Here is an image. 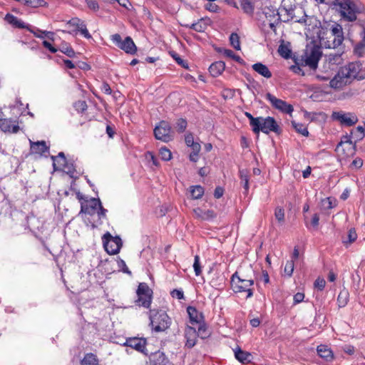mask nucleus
<instances>
[{"label": "nucleus", "mask_w": 365, "mask_h": 365, "mask_svg": "<svg viewBox=\"0 0 365 365\" xmlns=\"http://www.w3.org/2000/svg\"><path fill=\"white\" fill-rule=\"evenodd\" d=\"M332 4L341 19L349 22L355 21L362 9L358 0H334Z\"/></svg>", "instance_id": "1"}, {"label": "nucleus", "mask_w": 365, "mask_h": 365, "mask_svg": "<svg viewBox=\"0 0 365 365\" xmlns=\"http://www.w3.org/2000/svg\"><path fill=\"white\" fill-rule=\"evenodd\" d=\"M279 11L281 21L283 22H288L291 20L298 23L306 22L305 19H300L297 15L304 14V11L297 6L294 0H282Z\"/></svg>", "instance_id": "2"}, {"label": "nucleus", "mask_w": 365, "mask_h": 365, "mask_svg": "<svg viewBox=\"0 0 365 365\" xmlns=\"http://www.w3.org/2000/svg\"><path fill=\"white\" fill-rule=\"evenodd\" d=\"M257 125H254L252 129L255 133L257 134L260 131L265 134H269L270 132L277 134L281 133V129L273 117H257Z\"/></svg>", "instance_id": "3"}, {"label": "nucleus", "mask_w": 365, "mask_h": 365, "mask_svg": "<svg viewBox=\"0 0 365 365\" xmlns=\"http://www.w3.org/2000/svg\"><path fill=\"white\" fill-rule=\"evenodd\" d=\"M232 287L235 292H247V298H250L253 295V291L251 288L254 284L252 279L242 278L235 272L231 278Z\"/></svg>", "instance_id": "4"}, {"label": "nucleus", "mask_w": 365, "mask_h": 365, "mask_svg": "<svg viewBox=\"0 0 365 365\" xmlns=\"http://www.w3.org/2000/svg\"><path fill=\"white\" fill-rule=\"evenodd\" d=\"M150 324L153 329L157 331H163L169 328L170 319L165 312H158L150 316Z\"/></svg>", "instance_id": "5"}, {"label": "nucleus", "mask_w": 365, "mask_h": 365, "mask_svg": "<svg viewBox=\"0 0 365 365\" xmlns=\"http://www.w3.org/2000/svg\"><path fill=\"white\" fill-rule=\"evenodd\" d=\"M154 135L156 139L164 143H168L173 140L174 132L170 124L165 120H162L154 128Z\"/></svg>", "instance_id": "6"}, {"label": "nucleus", "mask_w": 365, "mask_h": 365, "mask_svg": "<svg viewBox=\"0 0 365 365\" xmlns=\"http://www.w3.org/2000/svg\"><path fill=\"white\" fill-rule=\"evenodd\" d=\"M322 56L320 48L317 46H312L307 48L302 56V60L305 66H309L310 68L315 70L317 68L318 62Z\"/></svg>", "instance_id": "7"}, {"label": "nucleus", "mask_w": 365, "mask_h": 365, "mask_svg": "<svg viewBox=\"0 0 365 365\" xmlns=\"http://www.w3.org/2000/svg\"><path fill=\"white\" fill-rule=\"evenodd\" d=\"M103 243L106 251L109 255L118 254L122 247L121 239L118 236L113 237L109 232H106L103 236Z\"/></svg>", "instance_id": "8"}, {"label": "nucleus", "mask_w": 365, "mask_h": 365, "mask_svg": "<svg viewBox=\"0 0 365 365\" xmlns=\"http://www.w3.org/2000/svg\"><path fill=\"white\" fill-rule=\"evenodd\" d=\"M111 40L118 48L127 53L134 54L137 51V47L130 36H127L123 41L120 35L115 34L111 36Z\"/></svg>", "instance_id": "9"}, {"label": "nucleus", "mask_w": 365, "mask_h": 365, "mask_svg": "<svg viewBox=\"0 0 365 365\" xmlns=\"http://www.w3.org/2000/svg\"><path fill=\"white\" fill-rule=\"evenodd\" d=\"M265 98L270 103L274 108L282 113L291 114L294 110V108L291 104L287 103L282 99L277 98L270 93H267L265 95Z\"/></svg>", "instance_id": "10"}, {"label": "nucleus", "mask_w": 365, "mask_h": 365, "mask_svg": "<svg viewBox=\"0 0 365 365\" xmlns=\"http://www.w3.org/2000/svg\"><path fill=\"white\" fill-rule=\"evenodd\" d=\"M341 75H345L351 81V79H362L364 77L359 74L361 70V64L359 62H351L341 68Z\"/></svg>", "instance_id": "11"}, {"label": "nucleus", "mask_w": 365, "mask_h": 365, "mask_svg": "<svg viewBox=\"0 0 365 365\" xmlns=\"http://www.w3.org/2000/svg\"><path fill=\"white\" fill-rule=\"evenodd\" d=\"M263 14L268 21L269 28L275 31L276 26L282 21L279 9H276L272 6L265 7Z\"/></svg>", "instance_id": "12"}, {"label": "nucleus", "mask_w": 365, "mask_h": 365, "mask_svg": "<svg viewBox=\"0 0 365 365\" xmlns=\"http://www.w3.org/2000/svg\"><path fill=\"white\" fill-rule=\"evenodd\" d=\"M98 206H101V200L98 198L92 197L90 200L81 202L80 213L93 215L96 213Z\"/></svg>", "instance_id": "13"}, {"label": "nucleus", "mask_w": 365, "mask_h": 365, "mask_svg": "<svg viewBox=\"0 0 365 365\" xmlns=\"http://www.w3.org/2000/svg\"><path fill=\"white\" fill-rule=\"evenodd\" d=\"M332 118L346 126H351L358 121L357 117L354 114L350 113H344L343 112H334L332 113Z\"/></svg>", "instance_id": "14"}, {"label": "nucleus", "mask_w": 365, "mask_h": 365, "mask_svg": "<svg viewBox=\"0 0 365 365\" xmlns=\"http://www.w3.org/2000/svg\"><path fill=\"white\" fill-rule=\"evenodd\" d=\"M330 30L331 35L334 36V40L332 41V46L329 45V47L335 48L341 45L344 41L343 29L340 24L334 23L331 26Z\"/></svg>", "instance_id": "15"}, {"label": "nucleus", "mask_w": 365, "mask_h": 365, "mask_svg": "<svg viewBox=\"0 0 365 365\" xmlns=\"http://www.w3.org/2000/svg\"><path fill=\"white\" fill-rule=\"evenodd\" d=\"M350 82L345 75H341V69L340 68L334 77L330 80L329 85L331 88L338 89L341 88Z\"/></svg>", "instance_id": "16"}, {"label": "nucleus", "mask_w": 365, "mask_h": 365, "mask_svg": "<svg viewBox=\"0 0 365 365\" xmlns=\"http://www.w3.org/2000/svg\"><path fill=\"white\" fill-rule=\"evenodd\" d=\"M126 344L138 351L145 354L146 339L144 338H130L127 340Z\"/></svg>", "instance_id": "17"}, {"label": "nucleus", "mask_w": 365, "mask_h": 365, "mask_svg": "<svg viewBox=\"0 0 365 365\" xmlns=\"http://www.w3.org/2000/svg\"><path fill=\"white\" fill-rule=\"evenodd\" d=\"M0 130L4 133L9 132L16 133L19 126L14 123L11 119L0 118Z\"/></svg>", "instance_id": "18"}, {"label": "nucleus", "mask_w": 365, "mask_h": 365, "mask_svg": "<svg viewBox=\"0 0 365 365\" xmlns=\"http://www.w3.org/2000/svg\"><path fill=\"white\" fill-rule=\"evenodd\" d=\"M198 333L195 328L192 327H187L185 331V337L186 339L185 346L188 348L193 347L197 341Z\"/></svg>", "instance_id": "19"}, {"label": "nucleus", "mask_w": 365, "mask_h": 365, "mask_svg": "<svg viewBox=\"0 0 365 365\" xmlns=\"http://www.w3.org/2000/svg\"><path fill=\"white\" fill-rule=\"evenodd\" d=\"M150 365H173L164 353L158 351L152 356Z\"/></svg>", "instance_id": "20"}, {"label": "nucleus", "mask_w": 365, "mask_h": 365, "mask_svg": "<svg viewBox=\"0 0 365 365\" xmlns=\"http://www.w3.org/2000/svg\"><path fill=\"white\" fill-rule=\"evenodd\" d=\"M187 312L189 315L191 323L200 324L203 321V315L194 307L189 306L187 308Z\"/></svg>", "instance_id": "21"}, {"label": "nucleus", "mask_w": 365, "mask_h": 365, "mask_svg": "<svg viewBox=\"0 0 365 365\" xmlns=\"http://www.w3.org/2000/svg\"><path fill=\"white\" fill-rule=\"evenodd\" d=\"M235 356L240 362L242 364L250 363L252 359V355L250 352L242 350L239 346L234 349Z\"/></svg>", "instance_id": "22"}, {"label": "nucleus", "mask_w": 365, "mask_h": 365, "mask_svg": "<svg viewBox=\"0 0 365 365\" xmlns=\"http://www.w3.org/2000/svg\"><path fill=\"white\" fill-rule=\"evenodd\" d=\"M317 353L319 356L326 360L327 361H331L334 359V354L331 349L328 348L327 346L321 344L317 346Z\"/></svg>", "instance_id": "23"}, {"label": "nucleus", "mask_w": 365, "mask_h": 365, "mask_svg": "<svg viewBox=\"0 0 365 365\" xmlns=\"http://www.w3.org/2000/svg\"><path fill=\"white\" fill-rule=\"evenodd\" d=\"M252 68L255 72L266 78H270L272 76L268 67L262 63H256L252 66Z\"/></svg>", "instance_id": "24"}, {"label": "nucleus", "mask_w": 365, "mask_h": 365, "mask_svg": "<svg viewBox=\"0 0 365 365\" xmlns=\"http://www.w3.org/2000/svg\"><path fill=\"white\" fill-rule=\"evenodd\" d=\"M225 68V63L222 61L212 63L209 67V72L213 77L220 76Z\"/></svg>", "instance_id": "25"}, {"label": "nucleus", "mask_w": 365, "mask_h": 365, "mask_svg": "<svg viewBox=\"0 0 365 365\" xmlns=\"http://www.w3.org/2000/svg\"><path fill=\"white\" fill-rule=\"evenodd\" d=\"M206 21H209L210 20L202 18L195 23H192V24H184L183 26L197 32H203L207 27V23Z\"/></svg>", "instance_id": "26"}, {"label": "nucleus", "mask_w": 365, "mask_h": 365, "mask_svg": "<svg viewBox=\"0 0 365 365\" xmlns=\"http://www.w3.org/2000/svg\"><path fill=\"white\" fill-rule=\"evenodd\" d=\"M5 20L16 28L28 29V26L25 24L21 20L14 16L12 14H7L5 16Z\"/></svg>", "instance_id": "27"}, {"label": "nucleus", "mask_w": 365, "mask_h": 365, "mask_svg": "<svg viewBox=\"0 0 365 365\" xmlns=\"http://www.w3.org/2000/svg\"><path fill=\"white\" fill-rule=\"evenodd\" d=\"M240 6L243 11L248 14L252 15L255 11V0H240Z\"/></svg>", "instance_id": "28"}, {"label": "nucleus", "mask_w": 365, "mask_h": 365, "mask_svg": "<svg viewBox=\"0 0 365 365\" xmlns=\"http://www.w3.org/2000/svg\"><path fill=\"white\" fill-rule=\"evenodd\" d=\"M31 149L33 153L43 154L46 153L48 148L46 146L45 141H38L36 143H31Z\"/></svg>", "instance_id": "29"}, {"label": "nucleus", "mask_w": 365, "mask_h": 365, "mask_svg": "<svg viewBox=\"0 0 365 365\" xmlns=\"http://www.w3.org/2000/svg\"><path fill=\"white\" fill-rule=\"evenodd\" d=\"M194 212L197 217L205 220H210L216 217L215 212L212 210L203 211L200 208H197L194 210Z\"/></svg>", "instance_id": "30"}, {"label": "nucleus", "mask_w": 365, "mask_h": 365, "mask_svg": "<svg viewBox=\"0 0 365 365\" xmlns=\"http://www.w3.org/2000/svg\"><path fill=\"white\" fill-rule=\"evenodd\" d=\"M81 365H99L98 359L93 354L88 353L81 360Z\"/></svg>", "instance_id": "31"}, {"label": "nucleus", "mask_w": 365, "mask_h": 365, "mask_svg": "<svg viewBox=\"0 0 365 365\" xmlns=\"http://www.w3.org/2000/svg\"><path fill=\"white\" fill-rule=\"evenodd\" d=\"M190 192L193 199H200L204 194V188L200 185H194L190 187Z\"/></svg>", "instance_id": "32"}, {"label": "nucleus", "mask_w": 365, "mask_h": 365, "mask_svg": "<svg viewBox=\"0 0 365 365\" xmlns=\"http://www.w3.org/2000/svg\"><path fill=\"white\" fill-rule=\"evenodd\" d=\"M349 299V292L347 290H341L337 297V302L339 307H344L346 305Z\"/></svg>", "instance_id": "33"}, {"label": "nucleus", "mask_w": 365, "mask_h": 365, "mask_svg": "<svg viewBox=\"0 0 365 365\" xmlns=\"http://www.w3.org/2000/svg\"><path fill=\"white\" fill-rule=\"evenodd\" d=\"M292 125L298 133L306 137L309 135L307 128L302 123H297L296 121L292 120Z\"/></svg>", "instance_id": "34"}, {"label": "nucleus", "mask_w": 365, "mask_h": 365, "mask_svg": "<svg viewBox=\"0 0 365 365\" xmlns=\"http://www.w3.org/2000/svg\"><path fill=\"white\" fill-rule=\"evenodd\" d=\"M59 51L70 58H73L75 56L74 50L71 48V46L68 43H67L66 42H63L61 44Z\"/></svg>", "instance_id": "35"}, {"label": "nucleus", "mask_w": 365, "mask_h": 365, "mask_svg": "<svg viewBox=\"0 0 365 365\" xmlns=\"http://www.w3.org/2000/svg\"><path fill=\"white\" fill-rule=\"evenodd\" d=\"M136 303L138 306H142L145 308L149 307L151 304V295L144 294L138 296Z\"/></svg>", "instance_id": "36"}, {"label": "nucleus", "mask_w": 365, "mask_h": 365, "mask_svg": "<svg viewBox=\"0 0 365 365\" xmlns=\"http://www.w3.org/2000/svg\"><path fill=\"white\" fill-rule=\"evenodd\" d=\"M51 159L53 160V165L55 169L56 163H58L59 166L64 165L66 163V159L63 152H60L58 156H51Z\"/></svg>", "instance_id": "37"}, {"label": "nucleus", "mask_w": 365, "mask_h": 365, "mask_svg": "<svg viewBox=\"0 0 365 365\" xmlns=\"http://www.w3.org/2000/svg\"><path fill=\"white\" fill-rule=\"evenodd\" d=\"M230 42L231 46L236 50H240V37L237 34L232 33L230 36Z\"/></svg>", "instance_id": "38"}, {"label": "nucleus", "mask_w": 365, "mask_h": 365, "mask_svg": "<svg viewBox=\"0 0 365 365\" xmlns=\"http://www.w3.org/2000/svg\"><path fill=\"white\" fill-rule=\"evenodd\" d=\"M278 52L282 57L286 59L290 57L291 50L284 44H281L279 46Z\"/></svg>", "instance_id": "39"}, {"label": "nucleus", "mask_w": 365, "mask_h": 365, "mask_svg": "<svg viewBox=\"0 0 365 365\" xmlns=\"http://www.w3.org/2000/svg\"><path fill=\"white\" fill-rule=\"evenodd\" d=\"M150 289L145 283H140L137 289L138 297L140 295H151Z\"/></svg>", "instance_id": "40"}, {"label": "nucleus", "mask_w": 365, "mask_h": 365, "mask_svg": "<svg viewBox=\"0 0 365 365\" xmlns=\"http://www.w3.org/2000/svg\"><path fill=\"white\" fill-rule=\"evenodd\" d=\"M223 54L228 57V58H230L232 59H234L235 61H236L237 62H239L240 63H244V61L241 58L240 56L236 55L232 50L230 49H224L223 50Z\"/></svg>", "instance_id": "41"}, {"label": "nucleus", "mask_w": 365, "mask_h": 365, "mask_svg": "<svg viewBox=\"0 0 365 365\" xmlns=\"http://www.w3.org/2000/svg\"><path fill=\"white\" fill-rule=\"evenodd\" d=\"M24 4L30 7L37 8L44 6L46 2L44 0H24Z\"/></svg>", "instance_id": "42"}, {"label": "nucleus", "mask_w": 365, "mask_h": 365, "mask_svg": "<svg viewBox=\"0 0 365 365\" xmlns=\"http://www.w3.org/2000/svg\"><path fill=\"white\" fill-rule=\"evenodd\" d=\"M354 53L359 56L364 55L365 53V41H361L355 46Z\"/></svg>", "instance_id": "43"}, {"label": "nucleus", "mask_w": 365, "mask_h": 365, "mask_svg": "<svg viewBox=\"0 0 365 365\" xmlns=\"http://www.w3.org/2000/svg\"><path fill=\"white\" fill-rule=\"evenodd\" d=\"M73 106L78 113H83L88 107L85 101H78L74 103Z\"/></svg>", "instance_id": "44"}, {"label": "nucleus", "mask_w": 365, "mask_h": 365, "mask_svg": "<svg viewBox=\"0 0 365 365\" xmlns=\"http://www.w3.org/2000/svg\"><path fill=\"white\" fill-rule=\"evenodd\" d=\"M294 260L292 259L290 261H287L285 264L284 269V274L286 275H287V277H291L293 273V271H294Z\"/></svg>", "instance_id": "45"}, {"label": "nucleus", "mask_w": 365, "mask_h": 365, "mask_svg": "<svg viewBox=\"0 0 365 365\" xmlns=\"http://www.w3.org/2000/svg\"><path fill=\"white\" fill-rule=\"evenodd\" d=\"M275 218L279 222L282 223L284 221V210L281 207H277L274 211Z\"/></svg>", "instance_id": "46"}, {"label": "nucleus", "mask_w": 365, "mask_h": 365, "mask_svg": "<svg viewBox=\"0 0 365 365\" xmlns=\"http://www.w3.org/2000/svg\"><path fill=\"white\" fill-rule=\"evenodd\" d=\"M160 155L162 160L165 161L170 160L172 158L171 152L165 147L161 148L160 149Z\"/></svg>", "instance_id": "47"}, {"label": "nucleus", "mask_w": 365, "mask_h": 365, "mask_svg": "<svg viewBox=\"0 0 365 365\" xmlns=\"http://www.w3.org/2000/svg\"><path fill=\"white\" fill-rule=\"evenodd\" d=\"M240 178L242 180V186L246 191L249 189V179L247 173L245 170H240Z\"/></svg>", "instance_id": "48"}, {"label": "nucleus", "mask_w": 365, "mask_h": 365, "mask_svg": "<svg viewBox=\"0 0 365 365\" xmlns=\"http://www.w3.org/2000/svg\"><path fill=\"white\" fill-rule=\"evenodd\" d=\"M187 127V121L182 118L178 119L176 122L175 128L179 133L185 131Z\"/></svg>", "instance_id": "49"}, {"label": "nucleus", "mask_w": 365, "mask_h": 365, "mask_svg": "<svg viewBox=\"0 0 365 365\" xmlns=\"http://www.w3.org/2000/svg\"><path fill=\"white\" fill-rule=\"evenodd\" d=\"M333 200L331 197H327L322 200V205L325 210H330L334 207Z\"/></svg>", "instance_id": "50"}, {"label": "nucleus", "mask_w": 365, "mask_h": 365, "mask_svg": "<svg viewBox=\"0 0 365 365\" xmlns=\"http://www.w3.org/2000/svg\"><path fill=\"white\" fill-rule=\"evenodd\" d=\"M193 268H194L195 274L197 276H199L201 274V267H200V257H199L198 255H196L195 257Z\"/></svg>", "instance_id": "51"}, {"label": "nucleus", "mask_w": 365, "mask_h": 365, "mask_svg": "<svg viewBox=\"0 0 365 365\" xmlns=\"http://www.w3.org/2000/svg\"><path fill=\"white\" fill-rule=\"evenodd\" d=\"M326 284V282L323 278L318 277L314 282V287L319 290H323Z\"/></svg>", "instance_id": "52"}, {"label": "nucleus", "mask_w": 365, "mask_h": 365, "mask_svg": "<svg viewBox=\"0 0 365 365\" xmlns=\"http://www.w3.org/2000/svg\"><path fill=\"white\" fill-rule=\"evenodd\" d=\"M356 237H357V235L356 233V231L354 229L349 230V233H348V243L351 244V243L354 242L356 240ZM344 242L345 244L347 243V242H346V241H344Z\"/></svg>", "instance_id": "53"}, {"label": "nucleus", "mask_w": 365, "mask_h": 365, "mask_svg": "<svg viewBox=\"0 0 365 365\" xmlns=\"http://www.w3.org/2000/svg\"><path fill=\"white\" fill-rule=\"evenodd\" d=\"M68 24L76 27L77 30L78 31L79 27L81 26V25H85L84 22L82 21L81 19L78 18H73L69 21Z\"/></svg>", "instance_id": "54"}, {"label": "nucleus", "mask_w": 365, "mask_h": 365, "mask_svg": "<svg viewBox=\"0 0 365 365\" xmlns=\"http://www.w3.org/2000/svg\"><path fill=\"white\" fill-rule=\"evenodd\" d=\"M30 32L33 33L34 35L37 37V38H43L45 37V34H46V31H41V30H39L38 29H36L35 30L34 29H29L28 27L27 29Z\"/></svg>", "instance_id": "55"}, {"label": "nucleus", "mask_w": 365, "mask_h": 365, "mask_svg": "<svg viewBox=\"0 0 365 365\" xmlns=\"http://www.w3.org/2000/svg\"><path fill=\"white\" fill-rule=\"evenodd\" d=\"M118 267L120 268L122 272H123L124 273H127L128 274H131V272L129 270V269L126 266V264L124 260L119 259L118 261Z\"/></svg>", "instance_id": "56"}, {"label": "nucleus", "mask_w": 365, "mask_h": 365, "mask_svg": "<svg viewBox=\"0 0 365 365\" xmlns=\"http://www.w3.org/2000/svg\"><path fill=\"white\" fill-rule=\"evenodd\" d=\"M205 9L211 12H217L219 10V6L212 2H209L205 6Z\"/></svg>", "instance_id": "57"}, {"label": "nucleus", "mask_w": 365, "mask_h": 365, "mask_svg": "<svg viewBox=\"0 0 365 365\" xmlns=\"http://www.w3.org/2000/svg\"><path fill=\"white\" fill-rule=\"evenodd\" d=\"M170 294L173 298H177L178 299H184V293L182 290L180 289H173L170 292Z\"/></svg>", "instance_id": "58"}, {"label": "nucleus", "mask_w": 365, "mask_h": 365, "mask_svg": "<svg viewBox=\"0 0 365 365\" xmlns=\"http://www.w3.org/2000/svg\"><path fill=\"white\" fill-rule=\"evenodd\" d=\"M61 167H63L65 171L68 174L73 175L75 172V168L73 167V163H68L67 161L64 165H61Z\"/></svg>", "instance_id": "59"}, {"label": "nucleus", "mask_w": 365, "mask_h": 365, "mask_svg": "<svg viewBox=\"0 0 365 365\" xmlns=\"http://www.w3.org/2000/svg\"><path fill=\"white\" fill-rule=\"evenodd\" d=\"M245 115L250 120V125L252 128L254 127V125H257V122H258L257 117H253L252 115L248 112H245Z\"/></svg>", "instance_id": "60"}, {"label": "nucleus", "mask_w": 365, "mask_h": 365, "mask_svg": "<svg viewBox=\"0 0 365 365\" xmlns=\"http://www.w3.org/2000/svg\"><path fill=\"white\" fill-rule=\"evenodd\" d=\"M290 70L292 71H293L294 73H297V74H299V75H302V76H304L305 73L304 72V71L302 70V68L297 64L296 65H292L290 66Z\"/></svg>", "instance_id": "61"}, {"label": "nucleus", "mask_w": 365, "mask_h": 365, "mask_svg": "<svg viewBox=\"0 0 365 365\" xmlns=\"http://www.w3.org/2000/svg\"><path fill=\"white\" fill-rule=\"evenodd\" d=\"M78 31L81 32V34L86 38L89 39L91 38V34H89L88 29H86V26L81 25V27H79Z\"/></svg>", "instance_id": "62"}, {"label": "nucleus", "mask_w": 365, "mask_h": 365, "mask_svg": "<svg viewBox=\"0 0 365 365\" xmlns=\"http://www.w3.org/2000/svg\"><path fill=\"white\" fill-rule=\"evenodd\" d=\"M89 9L92 10H98L99 8L98 4L96 0H86Z\"/></svg>", "instance_id": "63"}, {"label": "nucleus", "mask_w": 365, "mask_h": 365, "mask_svg": "<svg viewBox=\"0 0 365 365\" xmlns=\"http://www.w3.org/2000/svg\"><path fill=\"white\" fill-rule=\"evenodd\" d=\"M185 141L188 147H191L194 143V138L192 134L188 133L185 135Z\"/></svg>", "instance_id": "64"}]
</instances>
